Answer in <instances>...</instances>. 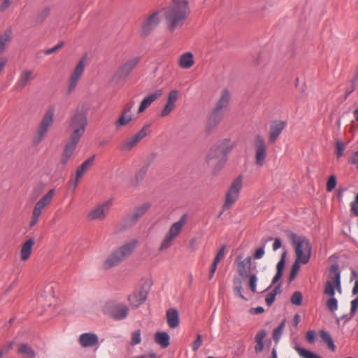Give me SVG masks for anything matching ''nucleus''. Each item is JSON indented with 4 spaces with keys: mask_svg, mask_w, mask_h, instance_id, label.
Listing matches in <instances>:
<instances>
[{
    "mask_svg": "<svg viewBox=\"0 0 358 358\" xmlns=\"http://www.w3.org/2000/svg\"><path fill=\"white\" fill-rule=\"evenodd\" d=\"M234 143L229 138L217 141L210 148L206 162L208 165L215 166L219 170L226 162L227 155L231 150Z\"/></svg>",
    "mask_w": 358,
    "mask_h": 358,
    "instance_id": "f257e3e1",
    "label": "nucleus"
},
{
    "mask_svg": "<svg viewBox=\"0 0 358 358\" xmlns=\"http://www.w3.org/2000/svg\"><path fill=\"white\" fill-rule=\"evenodd\" d=\"M230 99L231 96L229 92L226 89L223 90L221 92L220 96L217 101L214 108L208 117L206 125V132H212L221 122L224 117L225 110L229 106Z\"/></svg>",
    "mask_w": 358,
    "mask_h": 358,
    "instance_id": "f03ea898",
    "label": "nucleus"
},
{
    "mask_svg": "<svg viewBox=\"0 0 358 358\" xmlns=\"http://www.w3.org/2000/svg\"><path fill=\"white\" fill-rule=\"evenodd\" d=\"M137 244L138 241L133 239L114 250L104 261L103 268L108 270L120 264L133 253Z\"/></svg>",
    "mask_w": 358,
    "mask_h": 358,
    "instance_id": "7ed1b4c3",
    "label": "nucleus"
},
{
    "mask_svg": "<svg viewBox=\"0 0 358 358\" xmlns=\"http://www.w3.org/2000/svg\"><path fill=\"white\" fill-rule=\"evenodd\" d=\"M287 236L294 246L296 259L301 264H307L310 258L312 247L309 241L303 236H298L292 231H287Z\"/></svg>",
    "mask_w": 358,
    "mask_h": 358,
    "instance_id": "20e7f679",
    "label": "nucleus"
},
{
    "mask_svg": "<svg viewBox=\"0 0 358 358\" xmlns=\"http://www.w3.org/2000/svg\"><path fill=\"white\" fill-rule=\"evenodd\" d=\"M188 15V12L167 7L164 9V18L167 29L173 32L180 28Z\"/></svg>",
    "mask_w": 358,
    "mask_h": 358,
    "instance_id": "39448f33",
    "label": "nucleus"
},
{
    "mask_svg": "<svg viewBox=\"0 0 358 358\" xmlns=\"http://www.w3.org/2000/svg\"><path fill=\"white\" fill-rule=\"evenodd\" d=\"M335 289L341 292V271L337 264L331 265L324 285V293L329 296L335 295Z\"/></svg>",
    "mask_w": 358,
    "mask_h": 358,
    "instance_id": "423d86ee",
    "label": "nucleus"
},
{
    "mask_svg": "<svg viewBox=\"0 0 358 358\" xmlns=\"http://www.w3.org/2000/svg\"><path fill=\"white\" fill-rule=\"evenodd\" d=\"M129 308L126 305L115 301H109L106 303L104 312L115 320L125 319L129 314Z\"/></svg>",
    "mask_w": 358,
    "mask_h": 358,
    "instance_id": "0eeeda50",
    "label": "nucleus"
},
{
    "mask_svg": "<svg viewBox=\"0 0 358 358\" xmlns=\"http://www.w3.org/2000/svg\"><path fill=\"white\" fill-rule=\"evenodd\" d=\"M242 188V178L241 176L236 178L226 194L222 208L223 211L229 208L238 199L240 191Z\"/></svg>",
    "mask_w": 358,
    "mask_h": 358,
    "instance_id": "6e6552de",
    "label": "nucleus"
},
{
    "mask_svg": "<svg viewBox=\"0 0 358 358\" xmlns=\"http://www.w3.org/2000/svg\"><path fill=\"white\" fill-rule=\"evenodd\" d=\"M253 148L255 152V164L262 167L266 159V145L261 136H257L253 141Z\"/></svg>",
    "mask_w": 358,
    "mask_h": 358,
    "instance_id": "1a4fd4ad",
    "label": "nucleus"
},
{
    "mask_svg": "<svg viewBox=\"0 0 358 358\" xmlns=\"http://www.w3.org/2000/svg\"><path fill=\"white\" fill-rule=\"evenodd\" d=\"M87 120L86 114L81 111L77 110L71 117L70 128L73 131V134H82L85 131Z\"/></svg>",
    "mask_w": 358,
    "mask_h": 358,
    "instance_id": "9d476101",
    "label": "nucleus"
},
{
    "mask_svg": "<svg viewBox=\"0 0 358 358\" xmlns=\"http://www.w3.org/2000/svg\"><path fill=\"white\" fill-rule=\"evenodd\" d=\"M140 60L138 57L129 59L123 62L117 69L115 77L118 80H124L129 77L131 72L137 66Z\"/></svg>",
    "mask_w": 358,
    "mask_h": 358,
    "instance_id": "9b49d317",
    "label": "nucleus"
},
{
    "mask_svg": "<svg viewBox=\"0 0 358 358\" xmlns=\"http://www.w3.org/2000/svg\"><path fill=\"white\" fill-rule=\"evenodd\" d=\"M85 66V59H80L73 70L68 85L67 94H70L76 87L78 80L82 76Z\"/></svg>",
    "mask_w": 358,
    "mask_h": 358,
    "instance_id": "f8f14e48",
    "label": "nucleus"
},
{
    "mask_svg": "<svg viewBox=\"0 0 358 358\" xmlns=\"http://www.w3.org/2000/svg\"><path fill=\"white\" fill-rule=\"evenodd\" d=\"M80 141V136H72L70 141L64 147L60 163L65 166L72 157L78 143Z\"/></svg>",
    "mask_w": 358,
    "mask_h": 358,
    "instance_id": "ddd939ff",
    "label": "nucleus"
},
{
    "mask_svg": "<svg viewBox=\"0 0 358 358\" xmlns=\"http://www.w3.org/2000/svg\"><path fill=\"white\" fill-rule=\"evenodd\" d=\"M55 108L50 106L45 113L38 129V134H45L53 124Z\"/></svg>",
    "mask_w": 358,
    "mask_h": 358,
    "instance_id": "4468645a",
    "label": "nucleus"
},
{
    "mask_svg": "<svg viewBox=\"0 0 358 358\" xmlns=\"http://www.w3.org/2000/svg\"><path fill=\"white\" fill-rule=\"evenodd\" d=\"M110 204L111 202L110 201L99 204L90 211L87 216L88 219L90 220H104L106 217V213L109 210Z\"/></svg>",
    "mask_w": 358,
    "mask_h": 358,
    "instance_id": "2eb2a0df",
    "label": "nucleus"
},
{
    "mask_svg": "<svg viewBox=\"0 0 358 358\" xmlns=\"http://www.w3.org/2000/svg\"><path fill=\"white\" fill-rule=\"evenodd\" d=\"M33 74L34 71L32 70H22L13 87V90L17 92L22 91L31 80L34 79Z\"/></svg>",
    "mask_w": 358,
    "mask_h": 358,
    "instance_id": "dca6fc26",
    "label": "nucleus"
},
{
    "mask_svg": "<svg viewBox=\"0 0 358 358\" xmlns=\"http://www.w3.org/2000/svg\"><path fill=\"white\" fill-rule=\"evenodd\" d=\"M150 208V203H144L137 206L133 211L132 213L129 215L125 221L127 223L131 226L134 224Z\"/></svg>",
    "mask_w": 358,
    "mask_h": 358,
    "instance_id": "f3484780",
    "label": "nucleus"
},
{
    "mask_svg": "<svg viewBox=\"0 0 358 358\" xmlns=\"http://www.w3.org/2000/svg\"><path fill=\"white\" fill-rule=\"evenodd\" d=\"M96 155H94L83 162L78 168L76 172L74 178L70 180V183L76 187L78 182L83 175L87 171V169L93 164Z\"/></svg>",
    "mask_w": 358,
    "mask_h": 358,
    "instance_id": "a211bd4d",
    "label": "nucleus"
},
{
    "mask_svg": "<svg viewBox=\"0 0 358 358\" xmlns=\"http://www.w3.org/2000/svg\"><path fill=\"white\" fill-rule=\"evenodd\" d=\"M160 19L158 12L153 13L145 21L142 27V34L147 36L150 34L159 24Z\"/></svg>",
    "mask_w": 358,
    "mask_h": 358,
    "instance_id": "6ab92c4d",
    "label": "nucleus"
},
{
    "mask_svg": "<svg viewBox=\"0 0 358 358\" xmlns=\"http://www.w3.org/2000/svg\"><path fill=\"white\" fill-rule=\"evenodd\" d=\"M147 298V292L141 289L138 291H135L131 294L128 296V301L130 305L134 308H136L145 302Z\"/></svg>",
    "mask_w": 358,
    "mask_h": 358,
    "instance_id": "aec40b11",
    "label": "nucleus"
},
{
    "mask_svg": "<svg viewBox=\"0 0 358 358\" xmlns=\"http://www.w3.org/2000/svg\"><path fill=\"white\" fill-rule=\"evenodd\" d=\"M163 94L162 89L157 90L152 93L149 94L141 102L138 112L143 113L148 106H150L157 99Z\"/></svg>",
    "mask_w": 358,
    "mask_h": 358,
    "instance_id": "412c9836",
    "label": "nucleus"
},
{
    "mask_svg": "<svg viewBox=\"0 0 358 358\" xmlns=\"http://www.w3.org/2000/svg\"><path fill=\"white\" fill-rule=\"evenodd\" d=\"M78 341L83 348H90L98 343L99 338L94 333H83L80 335Z\"/></svg>",
    "mask_w": 358,
    "mask_h": 358,
    "instance_id": "4be33fe9",
    "label": "nucleus"
},
{
    "mask_svg": "<svg viewBox=\"0 0 358 358\" xmlns=\"http://www.w3.org/2000/svg\"><path fill=\"white\" fill-rule=\"evenodd\" d=\"M243 256L238 255L236 258L237 260V270L239 275L241 278H244L247 275L248 271L251 266V257L248 256L243 260L242 259Z\"/></svg>",
    "mask_w": 358,
    "mask_h": 358,
    "instance_id": "5701e85b",
    "label": "nucleus"
},
{
    "mask_svg": "<svg viewBox=\"0 0 358 358\" xmlns=\"http://www.w3.org/2000/svg\"><path fill=\"white\" fill-rule=\"evenodd\" d=\"M286 255L287 252L285 251L283 253H282L280 259L276 265V273L272 279L271 284L268 287V288L266 290H268L269 289H271L282 278L285 266Z\"/></svg>",
    "mask_w": 358,
    "mask_h": 358,
    "instance_id": "b1692460",
    "label": "nucleus"
},
{
    "mask_svg": "<svg viewBox=\"0 0 358 358\" xmlns=\"http://www.w3.org/2000/svg\"><path fill=\"white\" fill-rule=\"evenodd\" d=\"M168 326L171 329L177 328L180 324L179 313L176 308H169L166 313Z\"/></svg>",
    "mask_w": 358,
    "mask_h": 358,
    "instance_id": "393cba45",
    "label": "nucleus"
},
{
    "mask_svg": "<svg viewBox=\"0 0 358 358\" xmlns=\"http://www.w3.org/2000/svg\"><path fill=\"white\" fill-rule=\"evenodd\" d=\"M186 219L187 215L184 214L178 222L173 223L171 226L167 234L176 238L181 232L182 229L186 222Z\"/></svg>",
    "mask_w": 358,
    "mask_h": 358,
    "instance_id": "a878e982",
    "label": "nucleus"
},
{
    "mask_svg": "<svg viewBox=\"0 0 358 358\" xmlns=\"http://www.w3.org/2000/svg\"><path fill=\"white\" fill-rule=\"evenodd\" d=\"M144 136H132L124 141L120 148L122 151H129L134 148L143 138Z\"/></svg>",
    "mask_w": 358,
    "mask_h": 358,
    "instance_id": "bb28decb",
    "label": "nucleus"
},
{
    "mask_svg": "<svg viewBox=\"0 0 358 358\" xmlns=\"http://www.w3.org/2000/svg\"><path fill=\"white\" fill-rule=\"evenodd\" d=\"M193 54L190 52H187L180 55L178 61V65L180 68L188 69L194 65Z\"/></svg>",
    "mask_w": 358,
    "mask_h": 358,
    "instance_id": "cd10ccee",
    "label": "nucleus"
},
{
    "mask_svg": "<svg viewBox=\"0 0 358 358\" xmlns=\"http://www.w3.org/2000/svg\"><path fill=\"white\" fill-rule=\"evenodd\" d=\"M225 248L226 246L223 245L220 248L217 253L216 254L215 257L213 259V262L211 264L208 278L210 280L214 276L215 272L216 271L217 264L219 262L224 258L225 254Z\"/></svg>",
    "mask_w": 358,
    "mask_h": 358,
    "instance_id": "c85d7f7f",
    "label": "nucleus"
},
{
    "mask_svg": "<svg viewBox=\"0 0 358 358\" xmlns=\"http://www.w3.org/2000/svg\"><path fill=\"white\" fill-rule=\"evenodd\" d=\"M51 8L49 6H45L39 10L35 15L34 22L36 25L42 24L50 15Z\"/></svg>",
    "mask_w": 358,
    "mask_h": 358,
    "instance_id": "c756f323",
    "label": "nucleus"
},
{
    "mask_svg": "<svg viewBox=\"0 0 358 358\" xmlns=\"http://www.w3.org/2000/svg\"><path fill=\"white\" fill-rule=\"evenodd\" d=\"M155 341L162 348H166L170 344V336L165 331H157L155 334Z\"/></svg>",
    "mask_w": 358,
    "mask_h": 358,
    "instance_id": "7c9ffc66",
    "label": "nucleus"
},
{
    "mask_svg": "<svg viewBox=\"0 0 358 358\" xmlns=\"http://www.w3.org/2000/svg\"><path fill=\"white\" fill-rule=\"evenodd\" d=\"M34 241L32 238L28 239L22 245L20 251V259L22 261L27 260L31 253Z\"/></svg>",
    "mask_w": 358,
    "mask_h": 358,
    "instance_id": "2f4dec72",
    "label": "nucleus"
},
{
    "mask_svg": "<svg viewBox=\"0 0 358 358\" xmlns=\"http://www.w3.org/2000/svg\"><path fill=\"white\" fill-rule=\"evenodd\" d=\"M267 332L265 329L260 330L255 336V340L257 343L255 346V351L257 354L260 353L264 348V338L266 336Z\"/></svg>",
    "mask_w": 358,
    "mask_h": 358,
    "instance_id": "473e14b6",
    "label": "nucleus"
},
{
    "mask_svg": "<svg viewBox=\"0 0 358 358\" xmlns=\"http://www.w3.org/2000/svg\"><path fill=\"white\" fill-rule=\"evenodd\" d=\"M286 125V121L280 120H275L271 121L270 123L269 134H280V133L282 131Z\"/></svg>",
    "mask_w": 358,
    "mask_h": 358,
    "instance_id": "72a5a7b5",
    "label": "nucleus"
},
{
    "mask_svg": "<svg viewBox=\"0 0 358 358\" xmlns=\"http://www.w3.org/2000/svg\"><path fill=\"white\" fill-rule=\"evenodd\" d=\"M54 189L49 190L47 194H45L38 201L36 202L34 207L39 208L43 211V210L51 201L54 195Z\"/></svg>",
    "mask_w": 358,
    "mask_h": 358,
    "instance_id": "f704fd0d",
    "label": "nucleus"
},
{
    "mask_svg": "<svg viewBox=\"0 0 358 358\" xmlns=\"http://www.w3.org/2000/svg\"><path fill=\"white\" fill-rule=\"evenodd\" d=\"M54 189L49 190L47 194H45L38 201L36 202L34 207L39 208L43 211V210L51 201L54 195Z\"/></svg>",
    "mask_w": 358,
    "mask_h": 358,
    "instance_id": "c9c22d12",
    "label": "nucleus"
},
{
    "mask_svg": "<svg viewBox=\"0 0 358 358\" xmlns=\"http://www.w3.org/2000/svg\"><path fill=\"white\" fill-rule=\"evenodd\" d=\"M18 353L24 355L27 358H34L36 356L35 351L27 344L22 343L18 348Z\"/></svg>",
    "mask_w": 358,
    "mask_h": 358,
    "instance_id": "e433bc0d",
    "label": "nucleus"
},
{
    "mask_svg": "<svg viewBox=\"0 0 358 358\" xmlns=\"http://www.w3.org/2000/svg\"><path fill=\"white\" fill-rule=\"evenodd\" d=\"M294 350L297 352V353L301 358H322L320 356L315 355V353L299 345H295Z\"/></svg>",
    "mask_w": 358,
    "mask_h": 358,
    "instance_id": "4c0bfd02",
    "label": "nucleus"
},
{
    "mask_svg": "<svg viewBox=\"0 0 358 358\" xmlns=\"http://www.w3.org/2000/svg\"><path fill=\"white\" fill-rule=\"evenodd\" d=\"M132 120V115L120 113V117L115 122V127L120 128L127 125Z\"/></svg>",
    "mask_w": 358,
    "mask_h": 358,
    "instance_id": "58836bf2",
    "label": "nucleus"
},
{
    "mask_svg": "<svg viewBox=\"0 0 358 358\" xmlns=\"http://www.w3.org/2000/svg\"><path fill=\"white\" fill-rule=\"evenodd\" d=\"M148 169L143 166L136 172L134 178L132 180L134 185H138L145 178Z\"/></svg>",
    "mask_w": 358,
    "mask_h": 358,
    "instance_id": "ea45409f",
    "label": "nucleus"
},
{
    "mask_svg": "<svg viewBox=\"0 0 358 358\" xmlns=\"http://www.w3.org/2000/svg\"><path fill=\"white\" fill-rule=\"evenodd\" d=\"M169 7L186 12L189 10L187 0H172V4Z\"/></svg>",
    "mask_w": 358,
    "mask_h": 358,
    "instance_id": "a19ab883",
    "label": "nucleus"
},
{
    "mask_svg": "<svg viewBox=\"0 0 358 358\" xmlns=\"http://www.w3.org/2000/svg\"><path fill=\"white\" fill-rule=\"evenodd\" d=\"M11 30H6L0 36V53L2 52L6 45L11 40Z\"/></svg>",
    "mask_w": 358,
    "mask_h": 358,
    "instance_id": "79ce46f5",
    "label": "nucleus"
},
{
    "mask_svg": "<svg viewBox=\"0 0 358 358\" xmlns=\"http://www.w3.org/2000/svg\"><path fill=\"white\" fill-rule=\"evenodd\" d=\"M320 336L324 343H325L332 351H334L336 347L330 334L324 331H321Z\"/></svg>",
    "mask_w": 358,
    "mask_h": 358,
    "instance_id": "37998d69",
    "label": "nucleus"
},
{
    "mask_svg": "<svg viewBox=\"0 0 358 358\" xmlns=\"http://www.w3.org/2000/svg\"><path fill=\"white\" fill-rule=\"evenodd\" d=\"M285 319L283 320L279 324V325L273 329V338L275 341L278 342L279 341V339L280 338V336H281L282 333L285 328Z\"/></svg>",
    "mask_w": 358,
    "mask_h": 358,
    "instance_id": "c03bdc74",
    "label": "nucleus"
},
{
    "mask_svg": "<svg viewBox=\"0 0 358 358\" xmlns=\"http://www.w3.org/2000/svg\"><path fill=\"white\" fill-rule=\"evenodd\" d=\"M301 263V261H299L298 259H295V262H294V264L292 266V269H291L289 276L288 278L289 282H291L292 281H293L294 280V278H295L296 275H297L299 270L300 268Z\"/></svg>",
    "mask_w": 358,
    "mask_h": 358,
    "instance_id": "a18cd8bd",
    "label": "nucleus"
},
{
    "mask_svg": "<svg viewBox=\"0 0 358 358\" xmlns=\"http://www.w3.org/2000/svg\"><path fill=\"white\" fill-rule=\"evenodd\" d=\"M347 143L338 139L336 141V153L337 159H340L343 155V152L346 148Z\"/></svg>",
    "mask_w": 358,
    "mask_h": 358,
    "instance_id": "49530a36",
    "label": "nucleus"
},
{
    "mask_svg": "<svg viewBox=\"0 0 358 358\" xmlns=\"http://www.w3.org/2000/svg\"><path fill=\"white\" fill-rule=\"evenodd\" d=\"M174 239V238L166 234L161 243L159 250L162 251L169 248L172 245V243Z\"/></svg>",
    "mask_w": 358,
    "mask_h": 358,
    "instance_id": "de8ad7c7",
    "label": "nucleus"
},
{
    "mask_svg": "<svg viewBox=\"0 0 358 358\" xmlns=\"http://www.w3.org/2000/svg\"><path fill=\"white\" fill-rule=\"evenodd\" d=\"M157 157V154L155 152H150L146 155L145 159L143 161V167H145L148 169L149 166L155 162Z\"/></svg>",
    "mask_w": 358,
    "mask_h": 358,
    "instance_id": "09e8293b",
    "label": "nucleus"
},
{
    "mask_svg": "<svg viewBox=\"0 0 358 358\" xmlns=\"http://www.w3.org/2000/svg\"><path fill=\"white\" fill-rule=\"evenodd\" d=\"M302 294L300 292L296 291L292 295L290 301L294 305L300 306L302 303Z\"/></svg>",
    "mask_w": 358,
    "mask_h": 358,
    "instance_id": "8fccbe9b",
    "label": "nucleus"
},
{
    "mask_svg": "<svg viewBox=\"0 0 358 358\" xmlns=\"http://www.w3.org/2000/svg\"><path fill=\"white\" fill-rule=\"evenodd\" d=\"M336 186V178L334 175L329 176L327 182V191L331 192Z\"/></svg>",
    "mask_w": 358,
    "mask_h": 358,
    "instance_id": "3c124183",
    "label": "nucleus"
},
{
    "mask_svg": "<svg viewBox=\"0 0 358 358\" xmlns=\"http://www.w3.org/2000/svg\"><path fill=\"white\" fill-rule=\"evenodd\" d=\"M327 306L332 312L337 310L338 301L336 298H334V296H331L330 299L327 301Z\"/></svg>",
    "mask_w": 358,
    "mask_h": 358,
    "instance_id": "603ef678",
    "label": "nucleus"
},
{
    "mask_svg": "<svg viewBox=\"0 0 358 358\" xmlns=\"http://www.w3.org/2000/svg\"><path fill=\"white\" fill-rule=\"evenodd\" d=\"M141 341V331L138 329L132 333L131 344L132 345H136L137 344H139Z\"/></svg>",
    "mask_w": 358,
    "mask_h": 358,
    "instance_id": "864d4df0",
    "label": "nucleus"
},
{
    "mask_svg": "<svg viewBox=\"0 0 358 358\" xmlns=\"http://www.w3.org/2000/svg\"><path fill=\"white\" fill-rule=\"evenodd\" d=\"M134 105V101H133L124 104L120 113L132 115L131 110H132Z\"/></svg>",
    "mask_w": 358,
    "mask_h": 358,
    "instance_id": "5fc2aeb1",
    "label": "nucleus"
},
{
    "mask_svg": "<svg viewBox=\"0 0 358 358\" xmlns=\"http://www.w3.org/2000/svg\"><path fill=\"white\" fill-rule=\"evenodd\" d=\"M257 278L255 274H251L250 275V281H249V287L251 291L253 293L257 292L256 286H257Z\"/></svg>",
    "mask_w": 358,
    "mask_h": 358,
    "instance_id": "6e6d98bb",
    "label": "nucleus"
},
{
    "mask_svg": "<svg viewBox=\"0 0 358 358\" xmlns=\"http://www.w3.org/2000/svg\"><path fill=\"white\" fill-rule=\"evenodd\" d=\"M202 342L201 335L197 334L196 340L192 343V350L194 352H196L198 349L201 346Z\"/></svg>",
    "mask_w": 358,
    "mask_h": 358,
    "instance_id": "4d7b16f0",
    "label": "nucleus"
},
{
    "mask_svg": "<svg viewBox=\"0 0 358 358\" xmlns=\"http://www.w3.org/2000/svg\"><path fill=\"white\" fill-rule=\"evenodd\" d=\"M156 131L152 127L151 124H145L137 134H148L155 132Z\"/></svg>",
    "mask_w": 358,
    "mask_h": 358,
    "instance_id": "13d9d810",
    "label": "nucleus"
},
{
    "mask_svg": "<svg viewBox=\"0 0 358 358\" xmlns=\"http://www.w3.org/2000/svg\"><path fill=\"white\" fill-rule=\"evenodd\" d=\"M264 248L265 245H263L262 246L257 248L254 254V258L256 259L262 258L265 253Z\"/></svg>",
    "mask_w": 358,
    "mask_h": 358,
    "instance_id": "bf43d9fd",
    "label": "nucleus"
},
{
    "mask_svg": "<svg viewBox=\"0 0 358 358\" xmlns=\"http://www.w3.org/2000/svg\"><path fill=\"white\" fill-rule=\"evenodd\" d=\"M358 308V296L351 301L350 315L354 316Z\"/></svg>",
    "mask_w": 358,
    "mask_h": 358,
    "instance_id": "052dcab7",
    "label": "nucleus"
},
{
    "mask_svg": "<svg viewBox=\"0 0 358 358\" xmlns=\"http://www.w3.org/2000/svg\"><path fill=\"white\" fill-rule=\"evenodd\" d=\"M178 98V91L176 90H172L169 92L168 96V101L175 103Z\"/></svg>",
    "mask_w": 358,
    "mask_h": 358,
    "instance_id": "680f3d73",
    "label": "nucleus"
},
{
    "mask_svg": "<svg viewBox=\"0 0 358 358\" xmlns=\"http://www.w3.org/2000/svg\"><path fill=\"white\" fill-rule=\"evenodd\" d=\"M275 295L272 292L266 294L265 298V302L268 306H271L275 299Z\"/></svg>",
    "mask_w": 358,
    "mask_h": 358,
    "instance_id": "e2e57ef3",
    "label": "nucleus"
},
{
    "mask_svg": "<svg viewBox=\"0 0 358 358\" xmlns=\"http://www.w3.org/2000/svg\"><path fill=\"white\" fill-rule=\"evenodd\" d=\"M357 76H355L352 80H351V83H352V85L350 87L347 88L346 90V92H345V97L348 96L352 92L355 91V82L357 80Z\"/></svg>",
    "mask_w": 358,
    "mask_h": 358,
    "instance_id": "0e129e2a",
    "label": "nucleus"
},
{
    "mask_svg": "<svg viewBox=\"0 0 358 358\" xmlns=\"http://www.w3.org/2000/svg\"><path fill=\"white\" fill-rule=\"evenodd\" d=\"M306 341L310 343H313L315 341V333L314 331L310 330L306 335Z\"/></svg>",
    "mask_w": 358,
    "mask_h": 358,
    "instance_id": "69168bd1",
    "label": "nucleus"
},
{
    "mask_svg": "<svg viewBox=\"0 0 358 358\" xmlns=\"http://www.w3.org/2000/svg\"><path fill=\"white\" fill-rule=\"evenodd\" d=\"M13 341H10L6 346L0 350V355H6L13 346Z\"/></svg>",
    "mask_w": 358,
    "mask_h": 358,
    "instance_id": "338daca9",
    "label": "nucleus"
},
{
    "mask_svg": "<svg viewBox=\"0 0 358 358\" xmlns=\"http://www.w3.org/2000/svg\"><path fill=\"white\" fill-rule=\"evenodd\" d=\"M234 291L236 293V294L242 299L247 301L248 299L243 295V287L241 285L236 286L234 287Z\"/></svg>",
    "mask_w": 358,
    "mask_h": 358,
    "instance_id": "774afa93",
    "label": "nucleus"
}]
</instances>
